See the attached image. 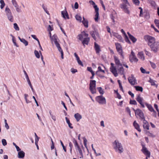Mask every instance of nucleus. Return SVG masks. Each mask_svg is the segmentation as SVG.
<instances>
[{"mask_svg": "<svg viewBox=\"0 0 159 159\" xmlns=\"http://www.w3.org/2000/svg\"><path fill=\"white\" fill-rule=\"evenodd\" d=\"M122 3L120 5V7L126 13L130 14V11L127 6H130V4L127 0H121Z\"/></svg>", "mask_w": 159, "mask_h": 159, "instance_id": "nucleus-3", "label": "nucleus"}, {"mask_svg": "<svg viewBox=\"0 0 159 159\" xmlns=\"http://www.w3.org/2000/svg\"><path fill=\"white\" fill-rule=\"evenodd\" d=\"M61 13L62 16L65 19H69V16L66 11H62Z\"/></svg>", "mask_w": 159, "mask_h": 159, "instance_id": "nucleus-27", "label": "nucleus"}, {"mask_svg": "<svg viewBox=\"0 0 159 159\" xmlns=\"http://www.w3.org/2000/svg\"><path fill=\"white\" fill-rule=\"evenodd\" d=\"M83 20L82 21L84 26L86 28L88 27V21L87 20L85 19L84 17H83Z\"/></svg>", "mask_w": 159, "mask_h": 159, "instance_id": "nucleus-29", "label": "nucleus"}, {"mask_svg": "<svg viewBox=\"0 0 159 159\" xmlns=\"http://www.w3.org/2000/svg\"><path fill=\"white\" fill-rule=\"evenodd\" d=\"M125 41L126 42H127L129 43H130V42L128 36H127V35L126 34H125Z\"/></svg>", "mask_w": 159, "mask_h": 159, "instance_id": "nucleus-54", "label": "nucleus"}, {"mask_svg": "<svg viewBox=\"0 0 159 159\" xmlns=\"http://www.w3.org/2000/svg\"><path fill=\"white\" fill-rule=\"evenodd\" d=\"M76 149H77L79 152L81 157H80V158H83V155L82 152V150L81 148H80V146H78L77 147L75 148Z\"/></svg>", "mask_w": 159, "mask_h": 159, "instance_id": "nucleus-31", "label": "nucleus"}, {"mask_svg": "<svg viewBox=\"0 0 159 159\" xmlns=\"http://www.w3.org/2000/svg\"><path fill=\"white\" fill-rule=\"evenodd\" d=\"M129 59L131 62H137L138 61V59L136 57L133 51H131V54L129 56Z\"/></svg>", "mask_w": 159, "mask_h": 159, "instance_id": "nucleus-10", "label": "nucleus"}, {"mask_svg": "<svg viewBox=\"0 0 159 159\" xmlns=\"http://www.w3.org/2000/svg\"><path fill=\"white\" fill-rule=\"evenodd\" d=\"M60 143H61V145H62V147L63 149L64 150V151L65 152H66V148L65 147V146L64 145L63 142H62V141L61 140H60Z\"/></svg>", "mask_w": 159, "mask_h": 159, "instance_id": "nucleus-55", "label": "nucleus"}, {"mask_svg": "<svg viewBox=\"0 0 159 159\" xmlns=\"http://www.w3.org/2000/svg\"><path fill=\"white\" fill-rule=\"evenodd\" d=\"M106 28L107 29V31L110 34V36L111 37H112V33H111V29L108 26H107L106 27Z\"/></svg>", "mask_w": 159, "mask_h": 159, "instance_id": "nucleus-46", "label": "nucleus"}, {"mask_svg": "<svg viewBox=\"0 0 159 159\" xmlns=\"http://www.w3.org/2000/svg\"><path fill=\"white\" fill-rule=\"evenodd\" d=\"M90 34L95 40H96V36H97V37H98L99 36L98 33L96 31H90Z\"/></svg>", "mask_w": 159, "mask_h": 159, "instance_id": "nucleus-17", "label": "nucleus"}, {"mask_svg": "<svg viewBox=\"0 0 159 159\" xmlns=\"http://www.w3.org/2000/svg\"><path fill=\"white\" fill-rule=\"evenodd\" d=\"M94 48L95 50L96 53L98 54L101 51L100 46L98 45L96 42L94 43Z\"/></svg>", "mask_w": 159, "mask_h": 159, "instance_id": "nucleus-19", "label": "nucleus"}, {"mask_svg": "<svg viewBox=\"0 0 159 159\" xmlns=\"http://www.w3.org/2000/svg\"><path fill=\"white\" fill-rule=\"evenodd\" d=\"M83 140H84V145L85 146V148H87V140L85 137L83 138Z\"/></svg>", "mask_w": 159, "mask_h": 159, "instance_id": "nucleus-45", "label": "nucleus"}, {"mask_svg": "<svg viewBox=\"0 0 159 159\" xmlns=\"http://www.w3.org/2000/svg\"><path fill=\"white\" fill-rule=\"evenodd\" d=\"M127 34L129 38L133 43H134L136 41L137 39L134 36L131 35L129 32H128Z\"/></svg>", "mask_w": 159, "mask_h": 159, "instance_id": "nucleus-23", "label": "nucleus"}, {"mask_svg": "<svg viewBox=\"0 0 159 159\" xmlns=\"http://www.w3.org/2000/svg\"><path fill=\"white\" fill-rule=\"evenodd\" d=\"M133 2L135 5L139 6L140 3L139 0H132Z\"/></svg>", "mask_w": 159, "mask_h": 159, "instance_id": "nucleus-42", "label": "nucleus"}, {"mask_svg": "<svg viewBox=\"0 0 159 159\" xmlns=\"http://www.w3.org/2000/svg\"><path fill=\"white\" fill-rule=\"evenodd\" d=\"M112 144L113 148L116 152H118L120 153L123 152L124 149L122 146L121 144L119 143L118 140H115L113 143Z\"/></svg>", "mask_w": 159, "mask_h": 159, "instance_id": "nucleus-2", "label": "nucleus"}, {"mask_svg": "<svg viewBox=\"0 0 159 159\" xmlns=\"http://www.w3.org/2000/svg\"><path fill=\"white\" fill-rule=\"evenodd\" d=\"M133 125L135 128L139 132H140L141 131V130L140 128V126L139 124L137 123L136 120L134 121Z\"/></svg>", "mask_w": 159, "mask_h": 159, "instance_id": "nucleus-21", "label": "nucleus"}, {"mask_svg": "<svg viewBox=\"0 0 159 159\" xmlns=\"http://www.w3.org/2000/svg\"><path fill=\"white\" fill-rule=\"evenodd\" d=\"M14 27L16 30H19V27L17 24L16 23L14 24Z\"/></svg>", "mask_w": 159, "mask_h": 159, "instance_id": "nucleus-49", "label": "nucleus"}, {"mask_svg": "<svg viewBox=\"0 0 159 159\" xmlns=\"http://www.w3.org/2000/svg\"><path fill=\"white\" fill-rule=\"evenodd\" d=\"M111 66L110 68V71L113 74L115 77H117L118 76V74L117 72V70L116 66H114V64L111 63L110 64Z\"/></svg>", "mask_w": 159, "mask_h": 159, "instance_id": "nucleus-7", "label": "nucleus"}, {"mask_svg": "<svg viewBox=\"0 0 159 159\" xmlns=\"http://www.w3.org/2000/svg\"><path fill=\"white\" fill-rule=\"evenodd\" d=\"M69 146L70 147V151L71 153L72 152V151L73 148V145L72 143L70 142L69 143Z\"/></svg>", "mask_w": 159, "mask_h": 159, "instance_id": "nucleus-59", "label": "nucleus"}, {"mask_svg": "<svg viewBox=\"0 0 159 159\" xmlns=\"http://www.w3.org/2000/svg\"><path fill=\"white\" fill-rule=\"evenodd\" d=\"M134 87L137 91H139L141 92H142L143 91V88L142 87L139 86H135Z\"/></svg>", "mask_w": 159, "mask_h": 159, "instance_id": "nucleus-34", "label": "nucleus"}, {"mask_svg": "<svg viewBox=\"0 0 159 159\" xmlns=\"http://www.w3.org/2000/svg\"><path fill=\"white\" fill-rule=\"evenodd\" d=\"M34 53L37 58H40V56L38 51L35 50L34 51Z\"/></svg>", "mask_w": 159, "mask_h": 159, "instance_id": "nucleus-41", "label": "nucleus"}, {"mask_svg": "<svg viewBox=\"0 0 159 159\" xmlns=\"http://www.w3.org/2000/svg\"><path fill=\"white\" fill-rule=\"evenodd\" d=\"M149 82L151 84V85L155 86L156 87H157V85H156V84L155 83V81L154 80H152L151 79H150V80H149Z\"/></svg>", "mask_w": 159, "mask_h": 159, "instance_id": "nucleus-37", "label": "nucleus"}, {"mask_svg": "<svg viewBox=\"0 0 159 159\" xmlns=\"http://www.w3.org/2000/svg\"><path fill=\"white\" fill-rule=\"evenodd\" d=\"M150 4L152 6L154 7L155 9H156V4L154 1L152 2Z\"/></svg>", "mask_w": 159, "mask_h": 159, "instance_id": "nucleus-61", "label": "nucleus"}, {"mask_svg": "<svg viewBox=\"0 0 159 159\" xmlns=\"http://www.w3.org/2000/svg\"><path fill=\"white\" fill-rule=\"evenodd\" d=\"M97 89L101 94L102 95L104 93V91L103 90L101 87H98Z\"/></svg>", "mask_w": 159, "mask_h": 159, "instance_id": "nucleus-36", "label": "nucleus"}, {"mask_svg": "<svg viewBox=\"0 0 159 159\" xmlns=\"http://www.w3.org/2000/svg\"><path fill=\"white\" fill-rule=\"evenodd\" d=\"M77 61L78 63L79 64V65L82 66H84L83 64L82 63V61L80 60V58L78 59H77Z\"/></svg>", "mask_w": 159, "mask_h": 159, "instance_id": "nucleus-57", "label": "nucleus"}, {"mask_svg": "<svg viewBox=\"0 0 159 159\" xmlns=\"http://www.w3.org/2000/svg\"><path fill=\"white\" fill-rule=\"evenodd\" d=\"M119 73L121 75H124V70L123 67L122 66L118 69Z\"/></svg>", "mask_w": 159, "mask_h": 159, "instance_id": "nucleus-30", "label": "nucleus"}, {"mask_svg": "<svg viewBox=\"0 0 159 159\" xmlns=\"http://www.w3.org/2000/svg\"><path fill=\"white\" fill-rule=\"evenodd\" d=\"M115 44L117 52L123 58H124L122 49L120 44L118 43H115Z\"/></svg>", "mask_w": 159, "mask_h": 159, "instance_id": "nucleus-9", "label": "nucleus"}, {"mask_svg": "<svg viewBox=\"0 0 159 159\" xmlns=\"http://www.w3.org/2000/svg\"><path fill=\"white\" fill-rule=\"evenodd\" d=\"M130 104L133 105H137V103L135 100H130L129 102Z\"/></svg>", "mask_w": 159, "mask_h": 159, "instance_id": "nucleus-50", "label": "nucleus"}, {"mask_svg": "<svg viewBox=\"0 0 159 159\" xmlns=\"http://www.w3.org/2000/svg\"><path fill=\"white\" fill-rule=\"evenodd\" d=\"M96 81L95 80H91L89 84V89L92 94L96 93Z\"/></svg>", "mask_w": 159, "mask_h": 159, "instance_id": "nucleus-4", "label": "nucleus"}, {"mask_svg": "<svg viewBox=\"0 0 159 159\" xmlns=\"http://www.w3.org/2000/svg\"><path fill=\"white\" fill-rule=\"evenodd\" d=\"M0 3L1 4L0 7L1 9H2L5 6V3L3 0H0Z\"/></svg>", "mask_w": 159, "mask_h": 159, "instance_id": "nucleus-40", "label": "nucleus"}, {"mask_svg": "<svg viewBox=\"0 0 159 159\" xmlns=\"http://www.w3.org/2000/svg\"><path fill=\"white\" fill-rule=\"evenodd\" d=\"M90 41V39L89 37L85 38L83 40L82 43L85 47V44L88 45Z\"/></svg>", "mask_w": 159, "mask_h": 159, "instance_id": "nucleus-24", "label": "nucleus"}, {"mask_svg": "<svg viewBox=\"0 0 159 159\" xmlns=\"http://www.w3.org/2000/svg\"><path fill=\"white\" fill-rule=\"evenodd\" d=\"M53 41L54 42L55 44L56 45V47L58 48L59 51L61 53L62 52H63L61 48L60 47V44L58 42L57 39L56 38L54 39H53Z\"/></svg>", "mask_w": 159, "mask_h": 159, "instance_id": "nucleus-18", "label": "nucleus"}, {"mask_svg": "<svg viewBox=\"0 0 159 159\" xmlns=\"http://www.w3.org/2000/svg\"><path fill=\"white\" fill-rule=\"evenodd\" d=\"M115 92L117 95V98L119 99H121V96L118 93L117 91L115 90Z\"/></svg>", "mask_w": 159, "mask_h": 159, "instance_id": "nucleus-56", "label": "nucleus"}, {"mask_svg": "<svg viewBox=\"0 0 159 159\" xmlns=\"http://www.w3.org/2000/svg\"><path fill=\"white\" fill-rule=\"evenodd\" d=\"M87 70L90 72L92 74V73H94V71L93 70H92V68L91 67H88L87 68Z\"/></svg>", "mask_w": 159, "mask_h": 159, "instance_id": "nucleus-52", "label": "nucleus"}, {"mask_svg": "<svg viewBox=\"0 0 159 159\" xmlns=\"http://www.w3.org/2000/svg\"><path fill=\"white\" fill-rule=\"evenodd\" d=\"M66 122L68 124L69 127L71 129H73V127L72 126V124L70 123V121L69 119L67 118V117H66Z\"/></svg>", "mask_w": 159, "mask_h": 159, "instance_id": "nucleus-35", "label": "nucleus"}, {"mask_svg": "<svg viewBox=\"0 0 159 159\" xmlns=\"http://www.w3.org/2000/svg\"><path fill=\"white\" fill-rule=\"evenodd\" d=\"M142 149L141 151L146 156V158H149L150 156V152L148 151L144 145L142 144Z\"/></svg>", "mask_w": 159, "mask_h": 159, "instance_id": "nucleus-8", "label": "nucleus"}, {"mask_svg": "<svg viewBox=\"0 0 159 159\" xmlns=\"http://www.w3.org/2000/svg\"><path fill=\"white\" fill-rule=\"evenodd\" d=\"M13 144L16 148V150L17 151H19L20 150V149L19 147L17 146L15 143H13Z\"/></svg>", "mask_w": 159, "mask_h": 159, "instance_id": "nucleus-53", "label": "nucleus"}, {"mask_svg": "<svg viewBox=\"0 0 159 159\" xmlns=\"http://www.w3.org/2000/svg\"><path fill=\"white\" fill-rule=\"evenodd\" d=\"M142 120H143V129H144L148 130L149 125L148 121L145 120V118Z\"/></svg>", "mask_w": 159, "mask_h": 159, "instance_id": "nucleus-16", "label": "nucleus"}, {"mask_svg": "<svg viewBox=\"0 0 159 159\" xmlns=\"http://www.w3.org/2000/svg\"><path fill=\"white\" fill-rule=\"evenodd\" d=\"M94 8L95 9V16L94 20L96 22H98V19L99 17V9L98 8L97 6H94Z\"/></svg>", "mask_w": 159, "mask_h": 159, "instance_id": "nucleus-15", "label": "nucleus"}, {"mask_svg": "<svg viewBox=\"0 0 159 159\" xmlns=\"http://www.w3.org/2000/svg\"><path fill=\"white\" fill-rule=\"evenodd\" d=\"M19 39L20 40V41L23 43L26 46L28 45V43L27 41L25 39H21L19 37Z\"/></svg>", "mask_w": 159, "mask_h": 159, "instance_id": "nucleus-32", "label": "nucleus"}, {"mask_svg": "<svg viewBox=\"0 0 159 159\" xmlns=\"http://www.w3.org/2000/svg\"><path fill=\"white\" fill-rule=\"evenodd\" d=\"M51 141L52 142V145L51 146V149L52 150L54 148V145L53 141L51 138Z\"/></svg>", "mask_w": 159, "mask_h": 159, "instance_id": "nucleus-63", "label": "nucleus"}, {"mask_svg": "<svg viewBox=\"0 0 159 159\" xmlns=\"http://www.w3.org/2000/svg\"><path fill=\"white\" fill-rule=\"evenodd\" d=\"M136 99L140 104L142 108H144L145 107V103L143 102L144 101L143 99V98L141 97L140 95H139L137 96V98H136Z\"/></svg>", "mask_w": 159, "mask_h": 159, "instance_id": "nucleus-12", "label": "nucleus"}, {"mask_svg": "<svg viewBox=\"0 0 159 159\" xmlns=\"http://www.w3.org/2000/svg\"><path fill=\"white\" fill-rule=\"evenodd\" d=\"M73 142L74 143V146L75 148H76V147H77L78 146H79L77 141L75 139H73Z\"/></svg>", "mask_w": 159, "mask_h": 159, "instance_id": "nucleus-39", "label": "nucleus"}, {"mask_svg": "<svg viewBox=\"0 0 159 159\" xmlns=\"http://www.w3.org/2000/svg\"><path fill=\"white\" fill-rule=\"evenodd\" d=\"M42 7L44 10V11H45V12L47 14H49V12L47 10V8L46 7H45L44 4H43L42 5Z\"/></svg>", "mask_w": 159, "mask_h": 159, "instance_id": "nucleus-51", "label": "nucleus"}, {"mask_svg": "<svg viewBox=\"0 0 159 159\" xmlns=\"http://www.w3.org/2000/svg\"><path fill=\"white\" fill-rule=\"evenodd\" d=\"M128 80L132 85L133 86L137 84V81L136 79L133 75H131V76L128 78Z\"/></svg>", "mask_w": 159, "mask_h": 159, "instance_id": "nucleus-13", "label": "nucleus"}, {"mask_svg": "<svg viewBox=\"0 0 159 159\" xmlns=\"http://www.w3.org/2000/svg\"><path fill=\"white\" fill-rule=\"evenodd\" d=\"M82 34H79L78 36L79 39L80 40L82 41L83 39V36Z\"/></svg>", "mask_w": 159, "mask_h": 159, "instance_id": "nucleus-64", "label": "nucleus"}, {"mask_svg": "<svg viewBox=\"0 0 159 159\" xmlns=\"http://www.w3.org/2000/svg\"><path fill=\"white\" fill-rule=\"evenodd\" d=\"M138 57L141 60L143 61L145 59L144 54L143 52H138Z\"/></svg>", "mask_w": 159, "mask_h": 159, "instance_id": "nucleus-22", "label": "nucleus"}, {"mask_svg": "<svg viewBox=\"0 0 159 159\" xmlns=\"http://www.w3.org/2000/svg\"><path fill=\"white\" fill-rule=\"evenodd\" d=\"M74 117L76 121L78 122L82 118V116L79 113H76L74 115Z\"/></svg>", "mask_w": 159, "mask_h": 159, "instance_id": "nucleus-26", "label": "nucleus"}, {"mask_svg": "<svg viewBox=\"0 0 159 159\" xmlns=\"http://www.w3.org/2000/svg\"><path fill=\"white\" fill-rule=\"evenodd\" d=\"M11 2L13 5H14L15 7L18 6L16 0H12Z\"/></svg>", "mask_w": 159, "mask_h": 159, "instance_id": "nucleus-44", "label": "nucleus"}, {"mask_svg": "<svg viewBox=\"0 0 159 159\" xmlns=\"http://www.w3.org/2000/svg\"><path fill=\"white\" fill-rule=\"evenodd\" d=\"M96 101L99 104H106V101L105 98L102 96H98L95 98Z\"/></svg>", "mask_w": 159, "mask_h": 159, "instance_id": "nucleus-6", "label": "nucleus"}, {"mask_svg": "<svg viewBox=\"0 0 159 159\" xmlns=\"http://www.w3.org/2000/svg\"><path fill=\"white\" fill-rule=\"evenodd\" d=\"M75 18L76 20L79 21L80 22H82V17L80 16L79 15H76Z\"/></svg>", "mask_w": 159, "mask_h": 159, "instance_id": "nucleus-38", "label": "nucleus"}, {"mask_svg": "<svg viewBox=\"0 0 159 159\" xmlns=\"http://www.w3.org/2000/svg\"><path fill=\"white\" fill-rule=\"evenodd\" d=\"M2 143L3 145L4 146H6L7 144V142L6 140L4 139L2 140Z\"/></svg>", "mask_w": 159, "mask_h": 159, "instance_id": "nucleus-58", "label": "nucleus"}, {"mask_svg": "<svg viewBox=\"0 0 159 159\" xmlns=\"http://www.w3.org/2000/svg\"><path fill=\"white\" fill-rule=\"evenodd\" d=\"M154 22L157 26L159 28V20H158L155 19L154 20Z\"/></svg>", "mask_w": 159, "mask_h": 159, "instance_id": "nucleus-48", "label": "nucleus"}, {"mask_svg": "<svg viewBox=\"0 0 159 159\" xmlns=\"http://www.w3.org/2000/svg\"><path fill=\"white\" fill-rule=\"evenodd\" d=\"M50 115L52 118V119L54 121H55L56 120V117L55 116L53 115L52 114V111H49Z\"/></svg>", "mask_w": 159, "mask_h": 159, "instance_id": "nucleus-43", "label": "nucleus"}, {"mask_svg": "<svg viewBox=\"0 0 159 159\" xmlns=\"http://www.w3.org/2000/svg\"><path fill=\"white\" fill-rule=\"evenodd\" d=\"M114 58L115 64L117 66H122V64L121 63L119 59L117 57L115 56H114Z\"/></svg>", "mask_w": 159, "mask_h": 159, "instance_id": "nucleus-20", "label": "nucleus"}, {"mask_svg": "<svg viewBox=\"0 0 159 159\" xmlns=\"http://www.w3.org/2000/svg\"><path fill=\"white\" fill-rule=\"evenodd\" d=\"M150 62L152 67L153 69L155 68L156 67V64L154 63L151 62V61H150Z\"/></svg>", "mask_w": 159, "mask_h": 159, "instance_id": "nucleus-62", "label": "nucleus"}, {"mask_svg": "<svg viewBox=\"0 0 159 159\" xmlns=\"http://www.w3.org/2000/svg\"><path fill=\"white\" fill-rule=\"evenodd\" d=\"M154 107L156 109L157 111L158 112L157 115L158 116H159V111L158 109V107L157 105L156 104H154Z\"/></svg>", "mask_w": 159, "mask_h": 159, "instance_id": "nucleus-60", "label": "nucleus"}, {"mask_svg": "<svg viewBox=\"0 0 159 159\" xmlns=\"http://www.w3.org/2000/svg\"><path fill=\"white\" fill-rule=\"evenodd\" d=\"M25 156V153L22 151H20L18 152V157L20 158H23Z\"/></svg>", "mask_w": 159, "mask_h": 159, "instance_id": "nucleus-25", "label": "nucleus"}, {"mask_svg": "<svg viewBox=\"0 0 159 159\" xmlns=\"http://www.w3.org/2000/svg\"><path fill=\"white\" fill-rule=\"evenodd\" d=\"M8 19L11 22L13 21V16L12 15V14H9L7 15Z\"/></svg>", "mask_w": 159, "mask_h": 159, "instance_id": "nucleus-33", "label": "nucleus"}, {"mask_svg": "<svg viewBox=\"0 0 159 159\" xmlns=\"http://www.w3.org/2000/svg\"><path fill=\"white\" fill-rule=\"evenodd\" d=\"M105 73V71L104 70L102 69L101 67L99 66L98 67V70L96 72V74L100 77H103L102 75H104Z\"/></svg>", "mask_w": 159, "mask_h": 159, "instance_id": "nucleus-14", "label": "nucleus"}, {"mask_svg": "<svg viewBox=\"0 0 159 159\" xmlns=\"http://www.w3.org/2000/svg\"><path fill=\"white\" fill-rule=\"evenodd\" d=\"M143 39L147 42L148 45L150 47L152 51L155 52L157 51L159 44L158 42L155 41L154 37L147 35L144 36Z\"/></svg>", "mask_w": 159, "mask_h": 159, "instance_id": "nucleus-1", "label": "nucleus"}, {"mask_svg": "<svg viewBox=\"0 0 159 159\" xmlns=\"http://www.w3.org/2000/svg\"><path fill=\"white\" fill-rule=\"evenodd\" d=\"M5 11H6V13L7 15L11 13L10 9L8 7H7L6 8Z\"/></svg>", "mask_w": 159, "mask_h": 159, "instance_id": "nucleus-47", "label": "nucleus"}, {"mask_svg": "<svg viewBox=\"0 0 159 159\" xmlns=\"http://www.w3.org/2000/svg\"><path fill=\"white\" fill-rule=\"evenodd\" d=\"M112 35L116 38L119 40H121L122 39V37L121 35L119 34L118 33L114 32H112Z\"/></svg>", "mask_w": 159, "mask_h": 159, "instance_id": "nucleus-28", "label": "nucleus"}, {"mask_svg": "<svg viewBox=\"0 0 159 159\" xmlns=\"http://www.w3.org/2000/svg\"><path fill=\"white\" fill-rule=\"evenodd\" d=\"M133 110L135 112L136 116L137 117L138 116L139 118L141 120L144 119L145 118L144 114L142 111L140 109L138 108L136 110L133 109Z\"/></svg>", "mask_w": 159, "mask_h": 159, "instance_id": "nucleus-5", "label": "nucleus"}, {"mask_svg": "<svg viewBox=\"0 0 159 159\" xmlns=\"http://www.w3.org/2000/svg\"><path fill=\"white\" fill-rule=\"evenodd\" d=\"M144 104L150 111L153 112L152 114L153 116L156 117L157 116V113L154 110L151 104H149L146 102H145Z\"/></svg>", "mask_w": 159, "mask_h": 159, "instance_id": "nucleus-11", "label": "nucleus"}]
</instances>
